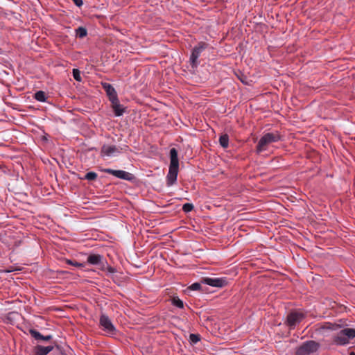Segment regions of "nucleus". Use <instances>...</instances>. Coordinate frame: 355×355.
<instances>
[{"mask_svg":"<svg viewBox=\"0 0 355 355\" xmlns=\"http://www.w3.org/2000/svg\"><path fill=\"white\" fill-rule=\"evenodd\" d=\"M179 168V160L178 150L173 148L170 150V165L168 175L166 176L167 186L171 187L177 180Z\"/></svg>","mask_w":355,"mask_h":355,"instance_id":"1","label":"nucleus"},{"mask_svg":"<svg viewBox=\"0 0 355 355\" xmlns=\"http://www.w3.org/2000/svg\"><path fill=\"white\" fill-rule=\"evenodd\" d=\"M281 139L282 136L278 131H274L264 134L261 137L257 145V153H261V152L266 150L269 144L277 142Z\"/></svg>","mask_w":355,"mask_h":355,"instance_id":"2","label":"nucleus"},{"mask_svg":"<svg viewBox=\"0 0 355 355\" xmlns=\"http://www.w3.org/2000/svg\"><path fill=\"white\" fill-rule=\"evenodd\" d=\"M355 338V329L345 328L338 332L334 338V342L338 345H345Z\"/></svg>","mask_w":355,"mask_h":355,"instance_id":"3","label":"nucleus"},{"mask_svg":"<svg viewBox=\"0 0 355 355\" xmlns=\"http://www.w3.org/2000/svg\"><path fill=\"white\" fill-rule=\"evenodd\" d=\"M208 46V44L205 42H200L196 45L192 50L191 54L190 56V64L193 68H196L199 64V62L198 60L200 57L201 53L205 50Z\"/></svg>","mask_w":355,"mask_h":355,"instance_id":"4","label":"nucleus"},{"mask_svg":"<svg viewBox=\"0 0 355 355\" xmlns=\"http://www.w3.org/2000/svg\"><path fill=\"white\" fill-rule=\"evenodd\" d=\"M319 344L313 340L304 343L296 351V355H308L318 350Z\"/></svg>","mask_w":355,"mask_h":355,"instance_id":"5","label":"nucleus"},{"mask_svg":"<svg viewBox=\"0 0 355 355\" xmlns=\"http://www.w3.org/2000/svg\"><path fill=\"white\" fill-rule=\"evenodd\" d=\"M305 315L302 312L300 311H292L287 315L286 324L290 329H294L295 327L299 324L304 318Z\"/></svg>","mask_w":355,"mask_h":355,"instance_id":"6","label":"nucleus"},{"mask_svg":"<svg viewBox=\"0 0 355 355\" xmlns=\"http://www.w3.org/2000/svg\"><path fill=\"white\" fill-rule=\"evenodd\" d=\"M201 282L214 287L223 288L227 285L226 277H203Z\"/></svg>","mask_w":355,"mask_h":355,"instance_id":"7","label":"nucleus"},{"mask_svg":"<svg viewBox=\"0 0 355 355\" xmlns=\"http://www.w3.org/2000/svg\"><path fill=\"white\" fill-rule=\"evenodd\" d=\"M100 325L103 330L109 334H114L116 329L111 320L105 314H101L99 320Z\"/></svg>","mask_w":355,"mask_h":355,"instance_id":"8","label":"nucleus"},{"mask_svg":"<svg viewBox=\"0 0 355 355\" xmlns=\"http://www.w3.org/2000/svg\"><path fill=\"white\" fill-rule=\"evenodd\" d=\"M103 171L107 174L112 175L118 178L125 180H132L134 179L133 174L122 171V170H114L111 168H105Z\"/></svg>","mask_w":355,"mask_h":355,"instance_id":"9","label":"nucleus"},{"mask_svg":"<svg viewBox=\"0 0 355 355\" xmlns=\"http://www.w3.org/2000/svg\"><path fill=\"white\" fill-rule=\"evenodd\" d=\"M101 153L107 157L115 156L120 153V150L116 146L104 145L101 148Z\"/></svg>","mask_w":355,"mask_h":355,"instance_id":"10","label":"nucleus"},{"mask_svg":"<svg viewBox=\"0 0 355 355\" xmlns=\"http://www.w3.org/2000/svg\"><path fill=\"white\" fill-rule=\"evenodd\" d=\"M115 116H120L125 112V107L120 104L118 97L110 101Z\"/></svg>","mask_w":355,"mask_h":355,"instance_id":"11","label":"nucleus"},{"mask_svg":"<svg viewBox=\"0 0 355 355\" xmlns=\"http://www.w3.org/2000/svg\"><path fill=\"white\" fill-rule=\"evenodd\" d=\"M103 87L106 92V94L108 96L110 101L118 97L115 89L110 84L103 83Z\"/></svg>","mask_w":355,"mask_h":355,"instance_id":"12","label":"nucleus"},{"mask_svg":"<svg viewBox=\"0 0 355 355\" xmlns=\"http://www.w3.org/2000/svg\"><path fill=\"white\" fill-rule=\"evenodd\" d=\"M103 257L97 254H89L87 257V262L92 265H101Z\"/></svg>","mask_w":355,"mask_h":355,"instance_id":"13","label":"nucleus"},{"mask_svg":"<svg viewBox=\"0 0 355 355\" xmlns=\"http://www.w3.org/2000/svg\"><path fill=\"white\" fill-rule=\"evenodd\" d=\"M53 349V346L44 347L42 345H37L35 348V355H47Z\"/></svg>","mask_w":355,"mask_h":355,"instance_id":"14","label":"nucleus"},{"mask_svg":"<svg viewBox=\"0 0 355 355\" xmlns=\"http://www.w3.org/2000/svg\"><path fill=\"white\" fill-rule=\"evenodd\" d=\"M30 334L36 340H42L48 341L52 338V336L51 335L43 336L39 331H37L35 329H31Z\"/></svg>","mask_w":355,"mask_h":355,"instance_id":"15","label":"nucleus"},{"mask_svg":"<svg viewBox=\"0 0 355 355\" xmlns=\"http://www.w3.org/2000/svg\"><path fill=\"white\" fill-rule=\"evenodd\" d=\"M219 143L223 148H227L228 145H229L228 135L226 134L221 135L219 138Z\"/></svg>","mask_w":355,"mask_h":355,"instance_id":"16","label":"nucleus"},{"mask_svg":"<svg viewBox=\"0 0 355 355\" xmlns=\"http://www.w3.org/2000/svg\"><path fill=\"white\" fill-rule=\"evenodd\" d=\"M76 37H79V38H83L87 34V29L85 28H84V27H82V26L78 27L76 30Z\"/></svg>","mask_w":355,"mask_h":355,"instance_id":"17","label":"nucleus"},{"mask_svg":"<svg viewBox=\"0 0 355 355\" xmlns=\"http://www.w3.org/2000/svg\"><path fill=\"white\" fill-rule=\"evenodd\" d=\"M35 98L40 102H45L46 100V94L43 91H37L35 94Z\"/></svg>","mask_w":355,"mask_h":355,"instance_id":"18","label":"nucleus"},{"mask_svg":"<svg viewBox=\"0 0 355 355\" xmlns=\"http://www.w3.org/2000/svg\"><path fill=\"white\" fill-rule=\"evenodd\" d=\"M172 304L180 309L184 308V303L178 297H173L172 298Z\"/></svg>","mask_w":355,"mask_h":355,"instance_id":"19","label":"nucleus"},{"mask_svg":"<svg viewBox=\"0 0 355 355\" xmlns=\"http://www.w3.org/2000/svg\"><path fill=\"white\" fill-rule=\"evenodd\" d=\"M97 177H98V175L96 173L91 171V172L87 173L83 179L87 180L89 181H94V180H96Z\"/></svg>","mask_w":355,"mask_h":355,"instance_id":"20","label":"nucleus"},{"mask_svg":"<svg viewBox=\"0 0 355 355\" xmlns=\"http://www.w3.org/2000/svg\"><path fill=\"white\" fill-rule=\"evenodd\" d=\"M194 208V206L191 203H185L182 206V211L185 213L191 211Z\"/></svg>","mask_w":355,"mask_h":355,"instance_id":"21","label":"nucleus"},{"mask_svg":"<svg viewBox=\"0 0 355 355\" xmlns=\"http://www.w3.org/2000/svg\"><path fill=\"white\" fill-rule=\"evenodd\" d=\"M73 78L78 82H80L82 80L80 71L78 69H73Z\"/></svg>","mask_w":355,"mask_h":355,"instance_id":"22","label":"nucleus"},{"mask_svg":"<svg viewBox=\"0 0 355 355\" xmlns=\"http://www.w3.org/2000/svg\"><path fill=\"white\" fill-rule=\"evenodd\" d=\"M189 338L190 341L193 344H196L200 340V336L198 334H191L189 336Z\"/></svg>","mask_w":355,"mask_h":355,"instance_id":"23","label":"nucleus"},{"mask_svg":"<svg viewBox=\"0 0 355 355\" xmlns=\"http://www.w3.org/2000/svg\"><path fill=\"white\" fill-rule=\"evenodd\" d=\"M67 263L69 264V265H71V266H76V267H82L83 266V264L81 263H78L77 261H71V260H69V259H67L66 261Z\"/></svg>","mask_w":355,"mask_h":355,"instance_id":"24","label":"nucleus"},{"mask_svg":"<svg viewBox=\"0 0 355 355\" xmlns=\"http://www.w3.org/2000/svg\"><path fill=\"white\" fill-rule=\"evenodd\" d=\"M201 288V285L200 283H193L190 286L189 288L192 291H199Z\"/></svg>","mask_w":355,"mask_h":355,"instance_id":"25","label":"nucleus"},{"mask_svg":"<svg viewBox=\"0 0 355 355\" xmlns=\"http://www.w3.org/2000/svg\"><path fill=\"white\" fill-rule=\"evenodd\" d=\"M73 1L78 7L83 5V0H73Z\"/></svg>","mask_w":355,"mask_h":355,"instance_id":"26","label":"nucleus"},{"mask_svg":"<svg viewBox=\"0 0 355 355\" xmlns=\"http://www.w3.org/2000/svg\"><path fill=\"white\" fill-rule=\"evenodd\" d=\"M349 355H355V352L352 351L349 353Z\"/></svg>","mask_w":355,"mask_h":355,"instance_id":"27","label":"nucleus"},{"mask_svg":"<svg viewBox=\"0 0 355 355\" xmlns=\"http://www.w3.org/2000/svg\"><path fill=\"white\" fill-rule=\"evenodd\" d=\"M110 271L113 272L114 270H113V269H112V268H110Z\"/></svg>","mask_w":355,"mask_h":355,"instance_id":"28","label":"nucleus"}]
</instances>
